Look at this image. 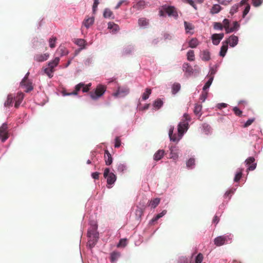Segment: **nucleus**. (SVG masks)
Returning <instances> with one entry per match:
<instances>
[{
  "label": "nucleus",
  "instance_id": "nucleus-34",
  "mask_svg": "<svg viewBox=\"0 0 263 263\" xmlns=\"http://www.w3.org/2000/svg\"><path fill=\"white\" fill-rule=\"evenodd\" d=\"M152 90L150 88H147L145 89V91L142 95V99L143 100H146L148 98L149 95L151 94Z\"/></svg>",
  "mask_w": 263,
  "mask_h": 263
},
{
  "label": "nucleus",
  "instance_id": "nucleus-43",
  "mask_svg": "<svg viewBox=\"0 0 263 263\" xmlns=\"http://www.w3.org/2000/svg\"><path fill=\"white\" fill-rule=\"evenodd\" d=\"M195 160L194 158H190L186 162V166L188 168H192V167L195 165Z\"/></svg>",
  "mask_w": 263,
  "mask_h": 263
},
{
  "label": "nucleus",
  "instance_id": "nucleus-36",
  "mask_svg": "<svg viewBox=\"0 0 263 263\" xmlns=\"http://www.w3.org/2000/svg\"><path fill=\"white\" fill-rule=\"evenodd\" d=\"M44 70V72L48 76L49 78H51L53 77V72L54 71V69H52L48 67L45 68Z\"/></svg>",
  "mask_w": 263,
  "mask_h": 263
},
{
  "label": "nucleus",
  "instance_id": "nucleus-12",
  "mask_svg": "<svg viewBox=\"0 0 263 263\" xmlns=\"http://www.w3.org/2000/svg\"><path fill=\"white\" fill-rule=\"evenodd\" d=\"M49 57L48 53L44 54H37L34 55V60L38 62H42L46 61Z\"/></svg>",
  "mask_w": 263,
  "mask_h": 263
},
{
  "label": "nucleus",
  "instance_id": "nucleus-45",
  "mask_svg": "<svg viewBox=\"0 0 263 263\" xmlns=\"http://www.w3.org/2000/svg\"><path fill=\"white\" fill-rule=\"evenodd\" d=\"M239 7H240V6H239L238 4H235V5H233L230 9V13L231 14H233L234 13H235V12H236L237 11Z\"/></svg>",
  "mask_w": 263,
  "mask_h": 263
},
{
  "label": "nucleus",
  "instance_id": "nucleus-27",
  "mask_svg": "<svg viewBox=\"0 0 263 263\" xmlns=\"http://www.w3.org/2000/svg\"><path fill=\"white\" fill-rule=\"evenodd\" d=\"M198 44L199 42L196 38L192 39L189 43V47L192 48H196L198 45Z\"/></svg>",
  "mask_w": 263,
  "mask_h": 263
},
{
  "label": "nucleus",
  "instance_id": "nucleus-18",
  "mask_svg": "<svg viewBox=\"0 0 263 263\" xmlns=\"http://www.w3.org/2000/svg\"><path fill=\"white\" fill-rule=\"evenodd\" d=\"M104 159L106 165H110L112 162V159L110 154L107 150H105L104 154Z\"/></svg>",
  "mask_w": 263,
  "mask_h": 263
},
{
  "label": "nucleus",
  "instance_id": "nucleus-57",
  "mask_svg": "<svg viewBox=\"0 0 263 263\" xmlns=\"http://www.w3.org/2000/svg\"><path fill=\"white\" fill-rule=\"evenodd\" d=\"M171 137L172 138H170V140L174 142L178 141L181 139L179 135L177 136L175 134L172 135Z\"/></svg>",
  "mask_w": 263,
  "mask_h": 263
},
{
  "label": "nucleus",
  "instance_id": "nucleus-37",
  "mask_svg": "<svg viewBox=\"0 0 263 263\" xmlns=\"http://www.w3.org/2000/svg\"><path fill=\"white\" fill-rule=\"evenodd\" d=\"M113 15V12L109 9L106 8L104 10L103 16L105 18H110Z\"/></svg>",
  "mask_w": 263,
  "mask_h": 263
},
{
  "label": "nucleus",
  "instance_id": "nucleus-21",
  "mask_svg": "<svg viewBox=\"0 0 263 263\" xmlns=\"http://www.w3.org/2000/svg\"><path fill=\"white\" fill-rule=\"evenodd\" d=\"M60 61V58L56 57L53 61L49 62L48 67L52 69H54V68L58 65Z\"/></svg>",
  "mask_w": 263,
  "mask_h": 263
},
{
  "label": "nucleus",
  "instance_id": "nucleus-9",
  "mask_svg": "<svg viewBox=\"0 0 263 263\" xmlns=\"http://www.w3.org/2000/svg\"><path fill=\"white\" fill-rule=\"evenodd\" d=\"M255 159L253 157L248 158L246 160V164L248 166V170L250 171H253L256 167V163H254Z\"/></svg>",
  "mask_w": 263,
  "mask_h": 263
},
{
  "label": "nucleus",
  "instance_id": "nucleus-22",
  "mask_svg": "<svg viewBox=\"0 0 263 263\" xmlns=\"http://www.w3.org/2000/svg\"><path fill=\"white\" fill-rule=\"evenodd\" d=\"M98 238L99 236H92L91 238H89L88 244L90 248H92L95 246L98 241Z\"/></svg>",
  "mask_w": 263,
  "mask_h": 263
},
{
  "label": "nucleus",
  "instance_id": "nucleus-31",
  "mask_svg": "<svg viewBox=\"0 0 263 263\" xmlns=\"http://www.w3.org/2000/svg\"><path fill=\"white\" fill-rule=\"evenodd\" d=\"M13 97L12 95H9L7 97V100L5 103L6 107H9L12 105Z\"/></svg>",
  "mask_w": 263,
  "mask_h": 263
},
{
  "label": "nucleus",
  "instance_id": "nucleus-46",
  "mask_svg": "<svg viewBox=\"0 0 263 263\" xmlns=\"http://www.w3.org/2000/svg\"><path fill=\"white\" fill-rule=\"evenodd\" d=\"M203 256L201 253H199L195 258V263H201L203 260Z\"/></svg>",
  "mask_w": 263,
  "mask_h": 263
},
{
  "label": "nucleus",
  "instance_id": "nucleus-17",
  "mask_svg": "<svg viewBox=\"0 0 263 263\" xmlns=\"http://www.w3.org/2000/svg\"><path fill=\"white\" fill-rule=\"evenodd\" d=\"M165 154V151L162 149L158 150L154 155V159L158 161L161 159Z\"/></svg>",
  "mask_w": 263,
  "mask_h": 263
},
{
  "label": "nucleus",
  "instance_id": "nucleus-35",
  "mask_svg": "<svg viewBox=\"0 0 263 263\" xmlns=\"http://www.w3.org/2000/svg\"><path fill=\"white\" fill-rule=\"evenodd\" d=\"M187 59L190 61H193L195 60L194 51L192 50H190L187 52Z\"/></svg>",
  "mask_w": 263,
  "mask_h": 263
},
{
  "label": "nucleus",
  "instance_id": "nucleus-4",
  "mask_svg": "<svg viewBox=\"0 0 263 263\" xmlns=\"http://www.w3.org/2000/svg\"><path fill=\"white\" fill-rule=\"evenodd\" d=\"M105 91V87L102 85H98L94 92H90V97L92 99H96L103 95Z\"/></svg>",
  "mask_w": 263,
  "mask_h": 263
},
{
  "label": "nucleus",
  "instance_id": "nucleus-63",
  "mask_svg": "<svg viewBox=\"0 0 263 263\" xmlns=\"http://www.w3.org/2000/svg\"><path fill=\"white\" fill-rule=\"evenodd\" d=\"M248 0H241L239 4H238L240 7H241L243 5L246 6L247 4H249L248 3Z\"/></svg>",
  "mask_w": 263,
  "mask_h": 263
},
{
  "label": "nucleus",
  "instance_id": "nucleus-60",
  "mask_svg": "<svg viewBox=\"0 0 263 263\" xmlns=\"http://www.w3.org/2000/svg\"><path fill=\"white\" fill-rule=\"evenodd\" d=\"M118 170L119 171L123 172L126 170V166L123 164H120L118 166Z\"/></svg>",
  "mask_w": 263,
  "mask_h": 263
},
{
  "label": "nucleus",
  "instance_id": "nucleus-23",
  "mask_svg": "<svg viewBox=\"0 0 263 263\" xmlns=\"http://www.w3.org/2000/svg\"><path fill=\"white\" fill-rule=\"evenodd\" d=\"M228 45L226 44L225 42L223 43V44L221 47L219 55L221 57H224L226 55V53L228 50Z\"/></svg>",
  "mask_w": 263,
  "mask_h": 263
},
{
  "label": "nucleus",
  "instance_id": "nucleus-54",
  "mask_svg": "<svg viewBox=\"0 0 263 263\" xmlns=\"http://www.w3.org/2000/svg\"><path fill=\"white\" fill-rule=\"evenodd\" d=\"M263 0H253L252 3L255 7H258L261 5Z\"/></svg>",
  "mask_w": 263,
  "mask_h": 263
},
{
  "label": "nucleus",
  "instance_id": "nucleus-19",
  "mask_svg": "<svg viewBox=\"0 0 263 263\" xmlns=\"http://www.w3.org/2000/svg\"><path fill=\"white\" fill-rule=\"evenodd\" d=\"M166 213V210H163L162 212L160 213L157 214L156 216H155L154 218L152 219V220L150 221V223L153 224L155 222H156L159 218L163 217L164 215H165Z\"/></svg>",
  "mask_w": 263,
  "mask_h": 263
},
{
  "label": "nucleus",
  "instance_id": "nucleus-8",
  "mask_svg": "<svg viewBox=\"0 0 263 263\" xmlns=\"http://www.w3.org/2000/svg\"><path fill=\"white\" fill-rule=\"evenodd\" d=\"M8 138V133L7 131V125L4 123L0 127V139L3 142H5Z\"/></svg>",
  "mask_w": 263,
  "mask_h": 263
},
{
  "label": "nucleus",
  "instance_id": "nucleus-53",
  "mask_svg": "<svg viewBox=\"0 0 263 263\" xmlns=\"http://www.w3.org/2000/svg\"><path fill=\"white\" fill-rule=\"evenodd\" d=\"M184 3H187L194 8L196 10L197 9L196 5L195 4L193 0H182Z\"/></svg>",
  "mask_w": 263,
  "mask_h": 263
},
{
  "label": "nucleus",
  "instance_id": "nucleus-64",
  "mask_svg": "<svg viewBox=\"0 0 263 263\" xmlns=\"http://www.w3.org/2000/svg\"><path fill=\"white\" fill-rule=\"evenodd\" d=\"M110 259L112 262H113L115 261V252H112L111 253Z\"/></svg>",
  "mask_w": 263,
  "mask_h": 263
},
{
  "label": "nucleus",
  "instance_id": "nucleus-16",
  "mask_svg": "<svg viewBox=\"0 0 263 263\" xmlns=\"http://www.w3.org/2000/svg\"><path fill=\"white\" fill-rule=\"evenodd\" d=\"M97 226L95 224L92 226L91 229L88 231V236L89 238H91L92 236H99V234L97 232Z\"/></svg>",
  "mask_w": 263,
  "mask_h": 263
},
{
  "label": "nucleus",
  "instance_id": "nucleus-56",
  "mask_svg": "<svg viewBox=\"0 0 263 263\" xmlns=\"http://www.w3.org/2000/svg\"><path fill=\"white\" fill-rule=\"evenodd\" d=\"M207 96H208V92L205 91H203L200 96V99L202 101V102H204L205 101V100L206 99Z\"/></svg>",
  "mask_w": 263,
  "mask_h": 263
},
{
  "label": "nucleus",
  "instance_id": "nucleus-40",
  "mask_svg": "<svg viewBox=\"0 0 263 263\" xmlns=\"http://www.w3.org/2000/svg\"><path fill=\"white\" fill-rule=\"evenodd\" d=\"M213 77H211L210 78V79H209V80L206 82V83L204 85V86L203 87V91H205L207 89H208L210 87V86H211V85L213 82Z\"/></svg>",
  "mask_w": 263,
  "mask_h": 263
},
{
  "label": "nucleus",
  "instance_id": "nucleus-51",
  "mask_svg": "<svg viewBox=\"0 0 263 263\" xmlns=\"http://www.w3.org/2000/svg\"><path fill=\"white\" fill-rule=\"evenodd\" d=\"M214 28L215 29H219L222 30L223 28V27L220 23L216 22L214 24Z\"/></svg>",
  "mask_w": 263,
  "mask_h": 263
},
{
  "label": "nucleus",
  "instance_id": "nucleus-11",
  "mask_svg": "<svg viewBox=\"0 0 263 263\" xmlns=\"http://www.w3.org/2000/svg\"><path fill=\"white\" fill-rule=\"evenodd\" d=\"M238 41V37L234 35H232L230 36L229 38L225 41V43L228 45V44H229L231 47H234L237 44Z\"/></svg>",
  "mask_w": 263,
  "mask_h": 263
},
{
  "label": "nucleus",
  "instance_id": "nucleus-48",
  "mask_svg": "<svg viewBox=\"0 0 263 263\" xmlns=\"http://www.w3.org/2000/svg\"><path fill=\"white\" fill-rule=\"evenodd\" d=\"M233 110L236 116L239 117L241 116L242 112L237 107H234L233 108Z\"/></svg>",
  "mask_w": 263,
  "mask_h": 263
},
{
  "label": "nucleus",
  "instance_id": "nucleus-26",
  "mask_svg": "<svg viewBox=\"0 0 263 263\" xmlns=\"http://www.w3.org/2000/svg\"><path fill=\"white\" fill-rule=\"evenodd\" d=\"M21 85L25 86L26 88L25 91L27 92L31 91L33 89V86H32V83L29 81H26V82L21 84Z\"/></svg>",
  "mask_w": 263,
  "mask_h": 263
},
{
  "label": "nucleus",
  "instance_id": "nucleus-59",
  "mask_svg": "<svg viewBox=\"0 0 263 263\" xmlns=\"http://www.w3.org/2000/svg\"><path fill=\"white\" fill-rule=\"evenodd\" d=\"M223 28H224L226 29L227 27H228L229 26V24H230L229 20L226 19V18L224 19L223 21Z\"/></svg>",
  "mask_w": 263,
  "mask_h": 263
},
{
  "label": "nucleus",
  "instance_id": "nucleus-38",
  "mask_svg": "<svg viewBox=\"0 0 263 263\" xmlns=\"http://www.w3.org/2000/svg\"><path fill=\"white\" fill-rule=\"evenodd\" d=\"M57 40V39L55 36H52L50 38L49 40V46L51 48H53L55 47V43Z\"/></svg>",
  "mask_w": 263,
  "mask_h": 263
},
{
  "label": "nucleus",
  "instance_id": "nucleus-61",
  "mask_svg": "<svg viewBox=\"0 0 263 263\" xmlns=\"http://www.w3.org/2000/svg\"><path fill=\"white\" fill-rule=\"evenodd\" d=\"M163 37H164V40H170L172 39V36L170 34L167 33H165L164 34Z\"/></svg>",
  "mask_w": 263,
  "mask_h": 263
},
{
  "label": "nucleus",
  "instance_id": "nucleus-28",
  "mask_svg": "<svg viewBox=\"0 0 263 263\" xmlns=\"http://www.w3.org/2000/svg\"><path fill=\"white\" fill-rule=\"evenodd\" d=\"M163 101L160 99H157L153 104L154 108L156 110H158L163 105Z\"/></svg>",
  "mask_w": 263,
  "mask_h": 263
},
{
  "label": "nucleus",
  "instance_id": "nucleus-55",
  "mask_svg": "<svg viewBox=\"0 0 263 263\" xmlns=\"http://www.w3.org/2000/svg\"><path fill=\"white\" fill-rule=\"evenodd\" d=\"M93 1H94V2H93V6H92V10H93V12L95 13L96 12V11L97 10V9L98 5L99 4V0H93Z\"/></svg>",
  "mask_w": 263,
  "mask_h": 263
},
{
  "label": "nucleus",
  "instance_id": "nucleus-20",
  "mask_svg": "<svg viewBox=\"0 0 263 263\" xmlns=\"http://www.w3.org/2000/svg\"><path fill=\"white\" fill-rule=\"evenodd\" d=\"M222 9L221 7L218 4H215L211 9L210 12L211 14H216L219 12Z\"/></svg>",
  "mask_w": 263,
  "mask_h": 263
},
{
  "label": "nucleus",
  "instance_id": "nucleus-14",
  "mask_svg": "<svg viewBox=\"0 0 263 263\" xmlns=\"http://www.w3.org/2000/svg\"><path fill=\"white\" fill-rule=\"evenodd\" d=\"M94 23L93 17H88L84 20L83 25L86 28H89Z\"/></svg>",
  "mask_w": 263,
  "mask_h": 263
},
{
  "label": "nucleus",
  "instance_id": "nucleus-25",
  "mask_svg": "<svg viewBox=\"0 0 263 263\" xmlns=\"http://www.w3.org/2000/svg\"><path fill=\"white\" fill-rule=\"evenodd\" d=\"M160 199L158 198H154L149 201V206L152 208H155L160 203Z\"/></svg>",
  "mask_w": 263,
  "mask_h": 263
},
{
  "label": "nucleus",
  "instance_id": "nucleus-44",
  "mask_svg": "<svg viewBox=\"0 0 263 263\" xmlns=\"http://www.w3.org/2000/svg\"><path fill=\"white\" fill-rule=\"evenodd\" d=\"M127 244V239H121L118 244L117 245V247L123 248L126 246Z\"/></svg>",
  "mask_w": 263,
  "mask_h": 263
},
{
  "label": "nucleus",
  "instance_id": "nucleus-58",
  "mask_svg": "<svg viewBox=\"0 0 263 263\" xmlns=\"http://www.w3.org/2000/svg\"><path fill=\"white\" fill-rule=\"evenodd\" d=\"M124 4L125 5H127L128 3L125 0H121L116 5V9L119 8L122 4Z\"/></svg>",
  "mask_w": 263,
  "mask_h": 263
},
{
  "label": "nucleus",
  "instance_id": "nucleus-13",
  "mask_svg": "<svg viewBox=\"0 0 263 263\" xmlns=\"http://www.w3.org/2000/svg\"><path fill=\"white\" fill-rule=\"evenodd\" d=\"M24 97V95L22 92H18L16 96L14 98L15 100V107L18 108L22 103V100Z\"/></svg>",
  "mask_w": 263,
  "mask_h": 263
},
{
  "label": "nucleus",
  "instance_id": "nucleus-47",
  "mask_svg": "<svg viewBox=\"0 0 263 263\" xmlns=\"http://www.w3.org/2000/svg\"><path fill=\"white\" fill-rule=\"evenodd\" d=\"M250 9V6L249 4H247L245 6V9L243 11L242 17H245L246 15L248 13Z\"/></svg>",
  "mask_w": 263,
  "mask_h": 263
},
{
  "label": "nucleus",
  "instance_id": "nucleus-32",
  "mask_svg": "<svg viewBox=\"0 0 263 263\" xmlns=\"http://www.w3.org/2000/svg\"><path fill=\"white\" fill-rule=\"evenodd\" d=\"M145 6V2L143 1H140L138 2L134 7L138 10L144 9Z\"/></svg>",
  "mask_w": 263,
  "mask_h": 263
},
{
  "label": "nucleus",
  "instance_id": "nucleus-29",
  "mask_svg": "<svg viewBox=\"0 0 263 263\" xmlns=\"http://www.w3.org/2000/svg\"><path fill=\"white\" fill-rule=\"evenodd\" d=\"M184 24L185 30L186 33L190 32L191 30H192L194 29V26L191 23L184 21Z\"/></svg>",
  "mask_w": 263,
  "mask_h": 263
},
{
  "label": "nucleus",
  "instance_id": "nucleus-24",
  "mask_svg": "<svg viewBox=\"0 0 263 263\" xmlns=\"http://www.w3.org/2000/svg\"><path fill=\"white\" fill-rule=\"evenodd\" d=\"M182 68L183 71H185L186 72H188L190 74L193 73V69L192 66L188 63H184L182 66Z\"/></svg>",
  "mask_w": 263,
  "mask_h": 263
},
{
  "label": "nucleus",
  "instance_id": "nucleus-10",
  "mask_svg": "<svg viewBox=\"0 0 263 263\" xmlns=\"http://www.w3.org/2000/svg\"><path fill=\"white\" fill-rule=\"evenodd\" d=\"M223 33H215L212 35V40L214 45H217L219 44L220 41L223 38Z\"/></svg>",
  "mask_w": 263,
  "mask_h": 263
},
{
  "label": "nucleus",
  "instance_id": "nucleus-2",
  "mask_svg": "<svg viewBox=\"0 0 263 263\" xmlns=\"http://www.w3.org/2000/svg\"><path fill=\"white\" fill-rule=\"evenodd\" d=\"M232 239L231 234H225L215 238L214 240V244L216 246H221L228 243Z\"/></svg>",
  "mask_w": 263,
  "mask_h": 263
},
{
  "label": "nucleus",
  "instance_id": "nucleus-39",
  "mask_svg": "<svg viewBox=\"0 0 263 263\" xmlns=\"http://www.w3.org/2000/svg\"><path fill=\"white\" fill-rule=\"evenodd\" d=\"M180 85L179 83L174 84L172 87V93L173 94L176 93L180 89Z\"/></svg>",
  "mask_w": 263,
  "mask_h": 263
},
{
  "label": "nucleus",
  "instance_id": "nucleus-50",
  "mask_svg": "<svg viewBox=\"0 0 263 263\" xmlns=\"http://www.w3.org/2000/svg\"><path fill=\"white\" fill-rule=\"evenodd\" d=\"M254 121H255V118H251V119H248L247 121V122L245 123V124L243 125V127H248L249 126L251 125L253 123V122Z\"/></svg>",
  "mask_w": 263,
  "mask_h": 263
},
{
  "label": "nucleus",
  "instance_id": "nucleus-52",
  "mask_svg": "<svg viewBox=\"0 0 263 263\" xmlns=\"http://www.w3.org/2000/svg\"><path fill=\"white\" fill-rule=\"evenodd\" d=\"M216 1L218 2L219 4L223 5H229L232 0H215Z\"/></svg>",
  "mask_w": 263,
  "mask_h": 263
},
{
  "label": "nucleus",
  "instance_id": "nucleus-5",
  "mask_svg": "<svg viewBox=\"0 0 263 263\" xmlns=\"http://www.w3.org/2000/svg\"><path fill=\"white\" fill-rule=\"evenodd\" d=\"M90 84L85 85L84 84L80 83L77 85L75 87V90L70 93H65L64 95H76L78 94V92L82 88V91L84 92H86L89 91Z\"/></svg>",
  "mask_w": 263,
  "mask_h": 263
},
{
  "label": "nucleus",
  "instance_id": "nucleus-3",
  "mask_svg": "<svg viewBox=\"0 0 263 263\" xmlns=\"http://www.w3.org/2000/svg\"><path fill=\"white\" fill-rule=\"evenodd\" d=\"M162 8L169 16H172L175 19L178 18V12L174 6L164 5Z\"/></svg>",
  "mask_w": 263,
  "mask_h": 263
},
{
  "label": "nucleus",
  "instance_id": "nucleus-33",
  "mask_svg": "<svg viewBox=\"0 0 263 263\" xmlns=\"http://www.w3.org/2000/svg\"><path fill=\"white\" fill-rule=\"evenodd\" d=\"M75 43L79 46L81 47V49H84L85 48L86 41L84 39H77Z\"/></svg>",
  "mask_w": 263,
  "mask_h": 263
},
{
  "label": "nucleus",
  "instance_id": "nucleus-49",
  "mask_svg": "<svg viewBox=\"0 0 263 263\" xmlns=\"http://www.w3.org/2000/svg\"><path fill=\"white\" fill-rule=\"evenodd\" d=\"M242 176V170H241L239 172H238L234 178V181L235 182H238L240 179L241 177Z\"/></svg>",
  "mask_w": 263,
  "mask_h": 263
},
{
  "label": "nucleus",
  "instance_id": "nucleus-41",
  "mask_svg": "<svg viewBox=\"0 0 263 263\" xmlns=\"http://www.w3.org/2000/svg\"><path fill=\"white\" fill-rule=\"evenodd\" d=\"M138 24L140 26H146L148 25V21L145 18H140L138 20Z\"/></svg>",
  "mask_w": 263,
  "mask_h": 263
},
{
  "label": "nucleus",
  "instance_id": "nucleus-6",
  "mask_svg": "<svg viewBox=\"0 0 263 263\" xmlns=\"http://www.w3.org/2000/svg\"><path fill=\"white\" fill-rule=\"evenodd\" d=\"M129 92V89L126 86H120L116 90V97L122 98L127 96Z\"/></svg>",
  "mask_w": 263,
  "mask_h": 263
},
{
  "label": "nucleus",
  "instance_id": "nucleus-42",
  "mask_svg": "<svg viewBox=\"0 0 263 263\" xmlns=\"http://www.w3.org/2000/svg\"><path fill=\"white\" fill-rule=\"evenodd\" d=\"M202 109V106L200 104H196L194 107V112L195 114L198 115H199Z\"/></svg>",
  "mask_w": 263,
  "mask_h": 263
},
{
  "label": "nucleus",
  "instance_id": "nucleus-30",
  "mask_svg": "<svg viewBox=\"0 0 263 263\" xmlns=\"http://www.w3.org/2000/svg\"><path fill=\"white\" fill-rule=\"evenodd\" d=\"M174 147H173L172 146H171L170 148V158L176 160L178 159V155L177 152H174Z\"/></svg>",
  "mask_w": 263,
  "mask_h": 263
},
{
  "label": "nucleus",
  "instance_id": "nucleus-15",
  "mask_svg": "<svg viewBox=\"0 0 263 263\" xmlns=\"http://www.w3.org/2000/svg\"><path fill=\"white\" fill-rule=\"evenodd\" d=\"M200 58L203 61H209L211 59L210 52L208 50H203L201 52Z\"/></svg>",
  "mask_w": 263,
  "mask_h": 263
},
{
  "label": "nucleus",
  "instance_id": "nucleus-1",
  "mask_svg": "<svg viewBox=\"0 0 263 263\" xmlns=\"http://www.w3.org/2000/svg\"><path fill=\"white\" fill-rule=\"evenodd\" d=\"M104 177L107 180V186L110 188L115 182V175L110 172L108 168H106L103 174Z\"/></svg>",
  "mask_w": 263,
  "mask_h": 263
},
{
  "label": "nucleus",
  "instance_id": "nucleus-7",
  "mask_svg": "<svg viewBox=\"0 0 263 263\" xmlns=\"http://www.w3.org/2000/svg\"><path fill=\"white\" fill-rule=\"evenodd\" d=\"M189 123L186 121L181 122L178 126V132L180 138H181L184 133L188 129Z\"/></svg>",
  "mask_w": 263,
  "mask_h": 263
},
{
  "label": "nucleus",
  "instance_id": "nucleus-62",
  "mask_svg": "<svg viewBox=\"0 0 263 263\" xmlns=\"http://www.w3.org/2000/svg\"><path fill=\"white\" fill-rule=\"evenodd\" d=\"M91 176L93 179H98L99 177V173L98 172H95L92 174Z\"/></svg>",
  "mask_w": 263,
  "mask_h": 263
}]
</instances>
